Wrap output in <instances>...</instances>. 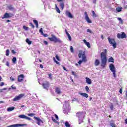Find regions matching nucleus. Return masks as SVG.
Segmentation results:
<instances>
[{
    "instance_id": "nucleus-64",
    "label": "nucleus",
    "mask_w": 127,
    "mask_h": 127,
    "mask_svg": "<svg viewBox=\"0 0 127 127\" xmlns=\"http://www.w3.org/2000/svg\"><path fill=\"white\" fill-rule=\"evenodd\" d=\"M125 122L126 124H127V119H125Z\"/></svg>"
},
{
    "instance_id": "nucleus-35",
    "label": "nucleus",
    "mask_w": 127,
    "mask_h": 127,
    "mask_svg": "<svg viewBox=\"0 0 127 127\" xmlns=\"http://www.w3.org/2000/svg\"><path fill=\"white\" fill-rule=\"evenodd\" d=\"M117 19H118V20H119V21H120V23L121 24H123V23H124V21H123L122 18H117Z\"/></svg>"
},
{
    "instance_id": "nucleus-16",
    "label": "nucleus",
    "mask_w": 127,
    "mask_h": 127,
    "mask_svg": "<svg viewBox=\"0 0 127 127\" xmlns=\"http://www.w3.org/2000/svg\"><path fill=\"white\" fill-rule=\"evenodd\" d=\"M24 78V75L23 74H21L18 77V82H22L23 79Z\"/></svg>"
},
{
    "instance_id": "nucleus-30",
    "label": "nucleus",
    "mask_w": 127,
    "mask_h": 127,
    "mask_svg": "<svg viewBox=\"0 0 127 127\" xmlns=\"http://www.w3.org/2000/svg\"><path fill=\"white\" fill-rule=\"evenodd\" d=\"M26 42H27V43H28V44H29V45H30V44H31L32 42H31V41L29 40V39L27 38L26 40Z\"/></svg>"
},
{
    "instance_id": "nucleus-57",
    "label": "nucleus",
    "mask_w": 127,
    "mask_h": 127,
    "mask_svg": "<svg viewBox=\"0 0 127 127\" xmlns=\"http://www.w3.org/2000/svg\"><path fill=\"white\" fill-rule=\"evenodd\" d=\"M72 75H73V76H76V73H75V72L72 71Z\"/></svg>"
},
{
    "instance_id": "nucleus-61",
    "label": "nucleus",
    "mask_w": 127,
    "mask_h": 127,
    "mask_svg": "<svg viewBox=\"0 0 127 127\" xmlns=\"http://www.w3.org/2000/svg\"><path fill=\"white\" fill-rule=\"evenodd\" d=\"M119 93H120V94H122V88H121V89H120V90H119Z\"/></svg>"
},
{
    "instance_id": "nucleus-20",
    "label": "nucleus",
    "mask_w": 127,
    "mask_h": 127,
    "mask_svg": "<svg viewBox=\"0 0 127 127\" xmlns=\"http://www.w3.org/2000/svg\"><path fill=\"white\" fill-rule=\"evenodd\" d=\"M83 42L86 44V45L88 47V48H91V44L89 42H87V40H83Z\"/></svg>"
},
{
    "instance_id": "nucleus-39",
    "label": "nucleus",
    "mask_w": 127,
    "mask_h": 127,
    "mask_svg": "<svg viewBox=\"0 0 127 127\" xmlns=\"http://www.w3.org/2000/svg\"><path fill=\"white\" fill-rule=\"evenodd\" d=\"M85 90L87 92H90V88H89V87L87 86L85 87Z\"/></svg>"
},
{
    "instance_id": "nucleus-63",
    "label": "nucleus",
    "mask_w": 127,
    "mask_h": 127,
    "mask_svg": "<svg viewBox=\"0 0 127 127\" xmlns=\"http://www.w3.org/2000/svg\"><path fill=\"white\" fill-rule=\"evenodd\" d=\"M49 77L50 79H51V74H49Z\"/></svg>"
},
{
    "instance_id": "nucleus-59",
    "label": "nucleus",
    "mask_w": 127,
    "mask_h": 127,
    "mask_svg": "<svg viewBox=\"0 0 127 127\" xmlns=\"http://www.w3.org/2000/svg\"><path fill=\"white\" fill-rule=\"evenodd\" d=\"M63 68L64 69V71H67V69H66V67H65V66H63Z\"/></svg>"
},
{
    "instance_id": "nucleus-36",
    "label": "nucleus",
    "mask_w": 127,
    "mask_h": 127,
    "mask_svg": "<svg viewBox=\"0 0 127 127\" xmlns=\"http://www.w3.org/2000/svg\"><path fill=\"white\" fill-rule=\"evenodd\" d=\"M12 89L13 90H15L16 89V87H14V86L12 85L11 87L9 88L8 90H11Z\"/></svg>"
},
{
    "instance_id": "nucleus-25",
    "label": "nucleus",
    "mask_w": 127,
    "mask_h": 127,
    "mask_svg": "<svg viewBox=\"0 0 127 127\" xmlns=\"http://www.w3.org/2000/svg\"><path fill=\"white\" fill-rule=\"evenodd\" d=\"M7 7L8 9L11 11H12V10H14V7H13L12 5H11L8 6Z\"/></svg>"
},
{
    "instance_id": "nucleus-27",
    "label": "nucleus",
    "mask_w": 127,
    "mask_h": 127,
    "mask_svg": "<svg viewBox=\"0 0 127 127\" xmlns=\"http://www.w3.org/2000/svg\"><path fill=\"white\" fill-rule=\"evenodd\" d=\"M14 107H9L7 108V111L8 112H11V111H13V110H14Z\"/></svg>"
},
{
    "instance_id": "nucleus-56",
    "label": "nucleus",
    "mask_w": 127,
    "mask_h": 127,
    "mask_svg": "<svg viewBox=\"0 0 127 127\" xmlns=\"http://www.w3.org/2000/svg\"><path fill=\"white\" fill-rule=\"evenodd\" d=\"M55 117L56 120H58V116H57V115L55 114Z\"/></svg>"
},
{
    "instance_id": "nucleus-51",
    "label": "nucleus",
    "mask_w": 127,
    "mask_h": 127,
    "mask_svg": "<svg viewBox=\"0 0 127 127\" xmlns=\"http://www.w3.org/2000/svg\"><path fill=\"white\" fill-rule=\"evenodd\" d=\"M52 120L53 122H54L55 123H56V120H55L54 119V118L52 117Z\"/></svg>"
},
{
    "instance_id": "nucleus-24",
    "label": "nucleus",
    "mask_w": 127,
    "mask_h": 127,
    "mask_svg": "<svg viewBox=\"0 0 127 127\" xmlns=\"http://www.w3.org/2000/svg\"><path fill=\"white\" fill-rule=\"evenodd\" d=\"M110 126L112 127H116V125H115V121H111L110 122Z\"/></svg>"
},
{
    "instance_id": "nucleus-49",
    "label": "nucleus",
    "mask_w": 127,
    "mask_h": 127,
    "mask_svg": "<svg viewBox=\"0 0 127 127\" xmlns=\"http://www.w3.org/2000/svg\"><path fill=\"white\" fill-rule=\"evenodd\" d=\"M30 26H31V27L32 28H34V26L33 24H32V23H30Z\"/></svg>"
},
{
    "instance_id": "nucleus-17",
    "label": "nucleus",
    "mask_w": 127,
    "mask_h": 127,
    "mask_svg": "<svg viewBox=\"0 0 127 127\" xmlns=\"http://www.w3.org/2000/svg\"><path fill=\"white\" fill-rule=\"evenodd\" d=\"M10 17H11L10 14L8 13H5L3 17H2V19H4V18H10Z\"/></svg>"
},
{
    "instance_id": "nucleus-19",
    "label": "nucleus",
    "mask_w": 127,
    "mask_h": 127,
    "mask_svg": "<svg viewBox=\"0 0 127 127\" xmlns=\"http://www.w3.org/2000/svg\"><path fill=\"white\" fill-rule=\"evenodd\" d=\"M55 92H56V94H57L58 95H60V94H61V90L60 89V88L56 87V88H55Z\"/></svg>"
},
{
    "instance_id": "nucleus-43",
    "label": "nucleus",
    "mask_w": 127,
    "mask_h": 127,
    "mask_svg": "<svg viewBox=\"0 0 127 127\" xmlns=\"http://www.w3.org/2000/svg\"><path fill=\"white\" fill-rule=\"evenodd\" d=\"M35 115L34 113H31V114H28V116H29L30 117H33Z\"/></svg>"
},
{
    "instance_id": "nucleus-22",
    "label": "nucleus",
    "mask_w": 127,
    "mask_h": 127,
    "mask_svg": "<svg viewBox=\"0 0 127 127\" xmlns=\"http://www.w3.org/2000/svg\"><path fill=\"white\" fill-rule=\"evenodd\" d=\"M79 94L81 96H82V97H84L85 98H88V97H89V95H88V94L87 93H79Z\"/></svg>"
},
{
    "instance_id": "nucleus-5",
    "label": "nucleus",
    "mask_w": 127,
    "mask_h": 127,
    "mask_svg": "<svg viewBox=\"0 0 127 127\" xmlns=\"http://www.w3.org/2000/svg\"><path fill=\"white\" fill-rule=\"evenodd\" d=\"M78 57H79V58H81V57H82V61L83 62H86V61H87V59H86V55H85V52H83L82 51H80L79 54H78Z\"/></svg>"
},
{
    "instance_id": "nucleus-18",
    "label": "nucleus",
    "mask_w": 127,
    "mask_h": 127,
    "mask_svg": "<svg viewBox=\"0 0 127 127\" xmlns=\"http://www.w3.org/2000/svg\"><path fill=\"white\" fill-rule=\"evenodd\" d=\"M43 29H42V28H41L39 30L40 33H41V35H43L44 37H47V36H48V35L45 34L44 33H43Z\"/></svg>"
},
{
    "instance_id": "nucleus-55",
    "label": "nucleus",
    "mask_w": 127,
    "mask_h": 127,
    "mask_svg": "<svg viewBox=\"0 0 127 127\" xmlns=\"http://www.w3.org/2000/svg\"><path fill=\"white\" fill-rule=\"evenodd\" d=\"M96 2H97V0H93V3L96 4Z\"/></svg>"
},
{
    "instance_id": "nucleus-52",
    "label": "nucleus",
    "mask_w": 127,
    "mask_h": 127,
    "mask_svg": "<svg viewBox=\"0 0 127 127\" xmlns=\"http://www.w3.org/2000/svg\"><path fill=\"white\" fill-rule=\"evenodd\" d=\"M6 65L7 66V67H9V62H6Z\"/></svg>"
},
{
    "instance_id": "nucleus-4",
    "label": "nucleus",
    "mask_w": 127,
    "mask_h": 127,
    "mask_svg": "<svg viewBox=\"0 0 127 127\" xmlns=\"http://www.w3.org/2000/svg\"><path fill=\"white\" fill-rule=\"evenodd\" d=\"M77 117L79 118V124H82L83 123V119L85 116L84 112H78L76 114Z\"/></svg>"
},
{
    "instance_id": "nucleus-44",
    "label": "nucleus",
    "mask_w": 127,
    "mask_h": 127,
    "mask_svg": "<svg viewBox=\"0 0 127 127\" xmlns=\"http://www.w3.org/2000/svg\"><path fill=\"white\" fill-rule=\"evenodd\" d=\"M83 62L82 60H80L78 62L79 65H81V64H82V63Z\"/></svg>"
},
{
    "instance_id": "nucleus-50",
    "label": "nucleus",
    "mask_w": 127,
    "mask_h": 127,
    "mask_svg": "<svg viewBox=\"0 0 127 127\" xmlns=\"http://www.w3.org/2000/svg\"><path fill=\"white\" fill-rule=\"evenodd\" d=\"M0 86L1 87H2L3 86H4V82H1V83H0Z\"/></svg>"
},
{
    "instance_id": "nucleus-47",
    "label": "nucleus",
    "mask_w": 127,
    "mask_h": 127,
    "mask_svg": "<svg viewBox=\"0 0 127 127\" xmlns=\"http://www.w3.org/2000/svg\"><path fill=\"white\" fill-rule=\"evenodd\" d=\"M87 32H89V33H93V32L90 29L87 30Z\"/></svg>"
},
{
    "instance_id": "nucleus-2",
    "label": "nucleus",
    "mask_w": 127,
    "mask_h": 127,
    "mask_svg": "<svg viewBox=\"0 0 127 127\" xmlns=\"http://www.w3.org/2000/svg\"><path fill=\"white\" fill-rule=\"evenodd\" d=\"M64 110L63 111V113L67 115V114H68V113L70 112V110H71V108H70V104L69 103V102L65 101V104L64 105Z\"/></svg>"
},
{
    "instance_id": "nucleus-3",
    "label": "nucleus",
    "mask_w": 127,
    "mask_h": 127,
    "mask_svg": "<svg viewBox=\"0 0 127 127\" xmlns=\"http://www.w3.org/2000/svg\"><path fill=\"white\" fill-rule=\"evenodd\" d=\"M51 36L52 37L48 38L50 41H53V42H55V43H57V42H58V43H61V40H60L59 38H57L55 35H52Z\"/></svg>"
},
{
    "instance_id": "nucleus-11",
    "label": "nucleus",
    "mask_w": 127,
    "mask_h": 127,
    "mask_svg": "<svg viewBox=\"0 0 127 127\" xmlns=\"http://www.w3.org/2000/svg\"><path fill=\"white\" fill-rule=\"evenodd\" d=\"M117 38H127V35L125 33L122 34L118 33L117 35Z\"/></svg>"
},
{
    "instance_id": "nucleus-1",
    "label": "nucleus",
    "mask_w": 127,
    "mask_h": 127,
    "mask_svg": "<svg viewBox=\"0 0 127 127\" xmlns=\"http://www.w3.org/2000/svg\"><path fill=\"white\" fill-rule=\"evenodd\" d=\"M106 54H107V50L105 49L104 52H101L100 55L101 58V67L102 68H105L106 64H107V56Z\"/></svg>"
},
{
    "instance_id": "nucleus-37",
    "label": "nucleus",
    "mask_w": 127,
    "mask_h": 127,
    "mask_svg": "<svg viewBox=\"0 0 127 127\" xmlns=\"http://www.w3.org/2000/svg\"><path fill=\"white\" fill-rule=\"evenodd\" d=\"M6 90H7V88H3L1 89H0V93H2L3 91H6Z\"/></svg>"
},
{
    "instance_id": "nucleus-45",
    "label": "nucleus",
    "mask_w": 127,
    "mask_h": 127,
    "mask_svg": "<svg viewBox=\"0 0 127 127\" xmlns=\"http://www.w3.org/2000/svg\"><path fill=\"white\" fill-rule=\"evenodd\" d=\"M68 36V39H69L70 41H71L72 40V37H71V35H69Z\"/></svg>"
},
{
    "instance_id": "nucleus-33",
    "label": "nucleus",
    "mask_w": 127,
    "mask_h": 127,
    "mask_svg": "<svg viewBox=\"0 0 127 127\" xmlns=\"http://www.w3.org/2000/svg\"><path fill=\"white\" fill-rule=\"evenodd\" d=\"M108 62H114V58L113 57H111L108 59Z\"/></svg>"
},
{
    "instance_id": "nucleus-12",
    "label": "nucleus",
    "mask_w": 127,
    "mask_h": 127,
    "mask_svg": "<svg viewBox=\"0 0 127 127\" xmlns=\"http://www.w3.org/2000/svg\"><path fill=\"white\" fill-rule=\"evenodd\" d=\"M42 86L44 89L45 90H48V88H49V86H50V85L49 84V82L46 81L43 83Z\"/></svg>"
},
{
    "instance_id": "nucleus-38",
    "label": "nucleus",
    "mask_w": 127,
    "mask_h": 127,
    "mask_svg": "<svg viewBox=\"0 0 127 127\" xmlns=\"http://www.w3.org/2000/svg\"><path fill=\"white\" fill-rule=\"evenodd\" d=\"M6 56H9V50L7 49L6 52Z\"/></svg>"
},
{
    "instance_id": "nucleus-23",
    "label": "nucleus",
    "mask_w": 127,
    "mask_h": 127,
    "mask_svg": "<svg viewBox=\"0 0 127 127\" xmlns=\"http://www.w3.org/2000/svg\"><path fill=\"white\" fill-rule=\"evenodd\" d=\"M100 65V61L98 59H96L95 61V66H99Z\"/></svg>"
},
{
    "instance_id": "nucleus-32",
    "label": "nucleus",
    "mask_w": 127,
    "mask_h": 127,
    "mask_svg": "<svg viewBox=\"0 0 127 127\" xmlns=\"http://www.w3.org/2000/svg\"><path fill=\"white\" fill-rule=\"evenodd\" d=\"M56 7V10L58 13H60V10H59V8L57 7V5L56 4L55 5Z\"/></svg>"
},
{
    "instance_id": "nucleus-58",
    "label": "nucleus",
    "mask_w": 127,
    "mask_h": 127,
    "mask_svg": "<svg viewBox=\"0 0 127 127\" xmlns=\"http://www.w3.org/2000/svg\"><path fill=\"white\" fill-rule=\"evenodd\" d=\"M10 80L11 81H14V78H13V77H10Z\"/></svg>"
},
{
    "instance_id": "nucleus-29",
    "label": "nucleus",
    "mask_w": 127,
    "mask_h": 127,
    "mask_svg": "<svg viewBox=\"0 0 127 127\" xmlns=\"http://www.w3.org/2000/svg\"><path fill=\"white\" fill-rule=\"evenodd\" d=\"M116 10L117 12H121V11H122V7H118L116 8Z\"/></svg>"
},
{
    "instance_id": "nucleus-28",
    "label": "nucleus",
    "mask_w": 127,
    "mask_h": 127,
    "mask_svg": "<svg viewBox=\"0 0 127 127\" xmlns=\"http://www.w3.org/2000/svg\"><path fill=\"white\" fill-rule=\"evenodd\" d=\"M34 23L35 24L37 28H38V22L36 20H33Z\"/></svg>"
},
{
    "instance_id": "nucleus-41",
    "label": "nucleus",
    "mask_w": 127,
    "mask_h": 127,
    "mask_svg": "<svg viewBox=\"0 0 127 127\" xmlns=\"http://www.w3.org/2000/svg\"><path fill=\"white\" fill-rule=\"evenodd\" d=\"M70 51L72 53L74 52V48H73V46H70Z\"/></svg>"
},
{
    "instance_id": "nucleus-13",
    "label": "nucleus",
    "mask_w": 127,
    "mask_h": 127,
    "mask_svg": "<svg viewBox=\"0 0 127 127\" xmlns=\"http://www.w3.org/2000/svg\"><path fill=\"white\" fill-rule=\"evenodd\" d=\"M18 117L20 118V119H26V120H28L29 121L31 120V118L26 116L24 114L20 115L18 116Z\"/></svg>"
},
{
    "instance_id": "nucleus-9",
    "label": "nucleus",
    "mask_w": 127,
    "mask_h": 127,
    "mask_svg": "<svg viewBox=\"0 0 127 127\" xmlns=\"http://www.w3.org/2000/svg\"><path fill=\"white\" fill-rule=\"evenodd\" d=\"M25 126H27L26 124H13L11 125H9L7 126V127H24Z\"/></svg>"
},
{
    "instance_id": "nucleus-6",
    "label": "nucleus",
    "mask_w": 127,
    "mask_h": 127,
    "mask_svg": "<svg viewBox=\"0 0 127 127\" xmlns=\"http://www.w3.org/2000/svg\"><path fill=\"white\" fill-rule=\"evenodd\" d=\"M109 68H110V71H111V72H112V73H113V77L114 78H116V68H115V65H114V64H111L109 65Z\"/></svg>"
},
{
    "instance_id": "nucleus-54",
    "label": "nucleus",
    "mask_w": 127,
    "mask_h": 127,
    "mask_svg": "<svg viewBox=\"0 0 127 127\" xmlns=\"http://www.w3.org/2000/svg\"><path fill=\"white\" fill-rule=\"evenodd\" d=\"M44 43L45 45H47V44H48V43L46 41H44Z\"/></svg>"
},
{
    "instance_id": "nucleus-62",
    "label": "nucleus",
    "mask_w": 127,
    "mask_h": 127,
    "mask_svg": "<svg viewBox=\"0 0 127 127\" xmlns=\"http://www.w3.org/2000/svg\"><path fill=\"white\" fill-rule=\"evenodd\" d=\"M21 108H25V109H26V107L24 105L21 106Z\"/></svg>"
},
{
    "instance_id": "nucleus-48",
    "label": "nucleus",
    "mask_w": 127,
    "mask_h": 127,
    "mask_svg": "<svg viewBox=\"0 0 127 127\" xmlns=\"http://www.w3.org/2000/svg\"><path fill=\"white\" fill-rule=\"evenodd\" d=\"M110 109L111 110H113L114 109V105H113V104H111V105H110Z\"/></svg>"
},
{
    "instance_id": "nucleus-53",
    "label": "nucleus",
    "mask_w": 127,
    "mask_h": 127,
    "mask_svg": "<svg viewBox=\"0 0 127 127\" xmlns=\"http://www.w3.org/2000/svg\"><path fill=\"white\" fill-rule=\"evenodd\" d=\"M11 52L12 53H13V54H15V53H16L15 51H14V50H12Z\"/></svg>"
},
{
    "instance_id": "nucleus-10",
    "label": "nucleus",
    "mask_w": 127,
    "mask_h": 127,
    "mask_svg": "<svg viewBox=\"0 0 127 127\" xmlns=\"http://www.w3.org/2000/svg\"><path fill=\"white\" fill-rule=\"evenodd\" d=\"M34 119H35L36 120V121H37V124H38L39 126H40V125H41V124H43V121H42V120H41L40 118L36 117V116H34Z\"/></svg>"
},
{
    "instance_id": "nucleus-46",
    "label": "nucleus",
    "mask_w": 127,
    "mask_h": 127,
    "mask_svg": "<svg viewBox=\"0 0 127 127\" xmlns=\"http://www.w3.org/2000/svg\"><path fill=\"white\" fill-rule=\"evenodd\" d=\"M55 57H56V59L58 60V61H59L60 60V59H59V57H58V55H56Z\"/></svg>"
},
{
    "instance_id": "nucleus-26",
    "label": "nucleus",
    "mask_w": 127,
    "mask_h": 127,
    "mask_svg": "<svg viewBox=\"0 0 127 127\" xmlns=\"http://www.w3.org/2000/svg\"><path fill=\"white\" fill-rule=\"evenodd\" d=\"M60 6L61 7V8L62 9V10H63V9H64V3L60 2Z\"/></svg>"
},
{
    "instance_id": "nucleus-40",
    "label": "nucleus",
    "mask_w": 127,
    "mask_h": 127,
    "mask_svg": "<svg viewBox=\"0 0 127 127\" xmlns=\"http://www.w3.org/2000/svg\"><path fill=\"white\" fill-rule=\"evenodd\" d=\"M92 14H93V16H94V17H97V14H96V13H95V11H92Z\"/></svg>"
},
{
    "instance_id": "nucleus-8",
    "label": "nucleus",
    "mask_w": 127,
    "mask_h": 127,
    "mask_svg": "<svg viewBox=\"0 0 127 127\" xmlns=\"http://www.w3.org/2000/svg\"><path fill=\"white\" fill-rule=\"evenodd\" d=\"M23 97H24V94H20L18 96L15 97V98L13 99L12 101H13L14 102H16V101H19L21 100V99H22Z\"/></svg>"
},
{
    "instance_id": "nucleus-31",
    "label": "nucleus",
    "mask_w": 127,
    "mask_h": 127,
    "mask_svg": "<svg viewBox=\"0 0 127 127\" xmlns=\"http://www.w3.org/2000/svg\"><path fill=\"white\" fill-rule=\"evenodd\" d=\"M17 59H16V57H13L12 58V62L14 64H15L16 63V61H17Z\"/></svg>"
},
{
    "instance_id": "nucleus-34",
    "label": "nucleus",
    "mask_w": 127,
    "mask_h": 127,
    "mask_svg": "<svg viewBox=\"0 0 127 127\" xmlns=\"http://www.w3.org/2000/svg\"><path fill=\"white\" fill-rule=\"evenodd\" d=\"M65 127H71V125H70V123H69V122H65Z\"/></svg>"
},
{
    "instance_id": "nucleus-60",
    "label": "nucleus",
    "mask_w": 127,
    "mask_h": 127,
    "mask_svg": "<svg viewBox=\"0 0 127 127\" xmlns=\"http://www.w3.org/2000/svg\"><path fill=\"white\" fill-rule=\"evenodd\" d=\"M56 64H58V65H60V63H59V62L58 61H56Z\"/></svg>"
},
{
    "instance_id": "nucleus-15",
    "label": "nucleus",
    "mask_w": 127,
    "mask_h": 127,
    "mask_svg": "<svg viewBox=\"0 0 127 127\" xmlns=\"http://www.w3.org/2000/svg\"><path fill=\"white\" fill-rule=\"evenodd\" d=\"M65 14L66 16H68L69 18H73L74 17L73 16V15L69 11H65Z\"/></svg>"
},
{
    "instance_id": "nucleus-42",
    "label": "nucleus",
    "mask_w": 127,
    "mask_h": 127,
    "mask_svg": "<svg viewBox=\"0 0 127 127\" xmlns=\"http://www.w3.org/2000/svg\"><path fill=\"white\" fill-rule=\"evenodd\" d=\"M23 29H24L25 30H28V27H26L25 26H23Z\"/></svg>"
},
{
    "instance_id": "nucleus-7",
    "label": "nucleus",
    "mask_w": 127,
    "mask_h": 127,
    "mask_svg": "<svg viewBox=\"0 0 127 127\" xmlns=\"http://www.w3.org/2000/svg\"><path fill=\"white\" fill-rule=\"evenodd\" d=\"M108 39L110 44H111L113 46V48H116V47H117V43H116L115 39H112L110 37H108Z\"/></svg>"
},
{
    "instance_id": "nucleus-14",
    "label": "nucleus",
    "mask_w": 127,
    "mask_h": 127,
    "mask_svg": "<svg viewBox=\"0 0 127 127\" xmlns=\"http://www.w3.org/2000/svg\"><path fill=\"white\" fill-rule=\"evenodd\" d=\"M84 14L85 15V20L87 22H88V23H92V21L90 19V18H89V16L88 15L87 12H85Z\"/></svg>"
},
{
    "instance_id": "nucleus-21",
    "label": "nucleus",
    "mask_w": 127,
    "mask_h": 127,
    "mask_svg": "<svg viewBox=\"0 0 127 127\" xmlns=\"http://www.w3.org/2000/svg\"><path fill=\"white\" fill-rule=\"evenodd\" d=\"M86 82L88 85H92V80L88 77H86Z\"/></svg>"
}]
</instances>
